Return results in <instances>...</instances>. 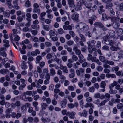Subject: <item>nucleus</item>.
Masks as SVG:
<instances>
[{
  "label": "nucleus",
  "instance_id": "nucleus-4",
  "mask_svg": "<svg viewBox=\"0 0 123 123\" xmlns=\"http://www.w3.org/2000/svg\"><path fill=\"white\" fill-rule=\"evenodd\" d=\"M79 15V14L76 13H74L72 15L71 18L74 22H78L79 21L78 18Z\"/></svg>",
  "mask_w": 123,
  "mask_h": 123
},
{
  "label": "nucleus",
  "instance_id": "nucleus-38",
  "mask_svg": "<svg viewBox=\"0 0 123 123\" xmlns=\"http://www.w3.org/2000/svg\"><path fill=\"white\" fill-rule=\"evenodd\" d=\"M108 37L107 36H105L103 37V41H104V43L106 44H108L109 42H107Z\"/></svg>",
  "mask_w": 123,
  "mask_h": 123
},
{
  "label": "nucleus",
  "instance_id": "nucleus-25",
  "mask_svg": "<svg viewBox=\"0 0 123 123\" xmlns=\"http://www.w3.org/2000/svg\"><path fill=\"white\" fill-rule=\"evenodd\" d=\"M99 59L101 61L104 63H105L106 61H107V60L105 59V57L102 56H100L99 57Z\"/></svg>",
  "mask_w": 123,
  "mask_h": 123
},
{
  "label": "nucleus",
  "instance_id": "nucleus-59",
  "mask_svg": "<svg viewBox=\"0 0 123 123\" xmlns=\"http://www.w3.org/2000/svg\"><path fill=\"white\" fill-rule=\"evenodd\" d=\"M79 35L80 37L81 38V39L82 41L83 42H85L86 41L85 38L84 36L81 34H79Z\"/></svg>",
  "mask_w": 123,
  "mask_h": 123
},
{
  "label": "nucleus",
  "instance_id": "nucleus-50",
  "mask_svg": "<svg viewBox=\"0 0 123 123\" xmlns=\"http://www.w3.org/2000/svg\"><path fill=\"white\" fill-rule=\"evenodd\" d=\"M45 44L46 47H48L51 46L52 43L50 42H45Z\"/></svg>",
  "mask_w": 123,
  "mask_h": 123
},
{
  "label": "nucleus",
  "instance_id": "nucleus-48",
  "mask_svg": "<svg viewBox=\"0 0 123 123\" xmlns=\"http://www.w3.org/2000/svg\"><path fill=\"white\" fill-rule=\"evenodd\" d=\"M29 40L28 39H26L22 42V44L23 45H25V44H29Z\"/></svg>",
  "mask_w": 123,
  "mask_h": 123
},
{
  "label": "nucleus",
  "instance_id": "nucleus-56",
  "mask_svg": "<svg viewBox=\"0 0 123 123\" xmlns=\"http://www.w3.org/2000/svg\"><path fill=\"white\" fill-rule=\"evenodd\" d=\"M102 18L104 20H106L107 19V15L105 13L102 14Z\"/></svg>",
  "mask_w": 123,
  "mask_h": 123
},
{
  "label": "nucleus",
  "instance_id": "nucleus-11",
  "mask_svg": "<svg viewBox=\"0 0 123 123\" xmlns=\"http://www.w3.org/2000/svg\"><path fill=\"white\" fill-rule=\"evenodd\" d=\"M69 6L70 7H72L74 6V0H68Z\"/></svg>",
  "mask_w": 123,
  "mask_h": 123
},
{
  "label": "nucleus",
  "instance_id": "nucleus-43",
  "mask_svg": "<svg viewBox=\"0 0 123 123\" xmlns=\"http://www.w3.org/2000/svg\"><path fill=\"white\" fill-rule=\"evenodd\" d=\"M106 86L105 82L104 81H101L100 83V87L102 88H104Z\"/></svg>",
  "mask_w": 123,
  "mask_h": 123
},
{
  "label": "nucleus",
  "instance_id": "nucleus-41",
  "mask_svg": "<svg viewBox=\"0 0 123 123\" xmlns=\"http://www.w3.org/2000/svg\"><path fill=\"white\" fill-rule=\"evenodd\" d=\"M105 63H107L109 65H113L114 64V63L113 61L110 60L108 61L107 60V61H106Z\"/></svg>",
  "mask_w": 123,
  "mask_h": 123
},
{
  "label": "nucleus",
  "instance_id": "nucleus-35",
  "mask_svg": "<svg viewBox=\"0 0 123 123\" xmlns=\"http://www.w3.org/2000/svg\"><path fill=\"white\" fill-rule=\"evenodd\" d=\"M10 12L9 10H6L5 12L3 13L4 16L9 17L10 16L9 13Z\"/></svg>",
  "mask_w": 123,
  "mask_h": 123
},
{
  "label": "nucleus",
  "instance_id": "nucleus-26",
  "mask_svg": "<svg viewBox=\"0 0 123 123\" xmlns=\"http://www.w3.org/2000/svg\"><path fill=\"white\" fill-rule=\"evenodd\" d=\"M81 6L80 4H77L75 7V9L77 11L80 10L82 9Z\"/></svg>",
  "mask_w": 123,
  "mask_h": 123
},
{
  "label": "nucleus",
  "instance_id": "nucleus-42",
  "mask_svg": "<svg viewBox=\"0 0 123 123\" xmlns=\"http://www.w3.org/2000/svg\"><path fill=\"white\" fill-rule=\"evenodd\" d=\"M101 42L100 41H98L96 43V47L97 48L100 49L101 48Z\"/></svg>",
  "mask_w": 123,
  "mask_h": 123
},
{
  "label": "nucleus",
  "instance_id": "nucleus-27",
  "mask_svg": "<svg viewBox=\"0 0 123 123\" xmlns=\"http://www.w3.org/2000/svg\"><path fill=\"white\" fill-rule=\"evenodd\" d=\"M109 36L111 37H113L115 34V33L113 30L109 31Z\"/></svg>",
  "mask_w": 123,
  "mask_h": 123
},
{
  "label": "nucleus",
  "instance_id": "nucleus-55",
  "mask_svg": "<svg viewBox=\"0 0 123 123\" xmlns=\"http://www.w3.org/2000/svg\"><path fill=\"white\" fill-rule=\"evenodd\" d=\"M88 90L90 92H93L94 91L95 89L93 86L89 88Z\"/></svg>",
  "mask_w": 123,
  "mask_h": 123
},
{
  "label": "nucleus",
  "instance_id": "nucleus-63",
  "mask_svg": "<svg viewBox=\"0 0 123 123\" xmlns=\"http://www.w3.org/2000/svg\"><path fill=\"white\" fill-rule=\"evenodd\" d=\"M31 27L32 29H38L39 27V25H35L33 24L31 26Z\"/></svg>",
  "mask_w": 123,
  "mask_h": 123
},
{
  "label": "nucleus",
  "instance_id": "nucleus-8",
  "mask_svg": "<svg viewBox=\"0 0 123 123\" xmlns=\"http://www.w3.org/2000/svg\"><path fill=\"white\" fill-rule=\"evenodd\" d=\"M112 56L114 60L116 61H118L119 59V54L117 52H114L112 55Z\"/></svg>",
  "mask_w": 123,
  "mask_h": 123
},
{
  "label": "nucleus",
  "instance_id": "nucleus-1",
  "mask_svg": "<svg viewBox=\"0 0 123 123\" xmlns=\"http://www.w3.org/2000/svg\"><path fill=\"white\" fill-rule=\"evenodd\" d=\"M110 18L112 21L113 22L112 26L114 28L117 29L119 27L120 25L118 22L119 20V18L117 17H112Z\"/></svg>",
  "mask_w": 123,
  "mask_h": 123
},
{
  "label": "nucleus",
  "instance_id": "nucleus-31",
  "mask_svg": "<svg viewBox=\"0 0 123 123\" xmlns=\"http://www.w3.org/2000/svg\"><path fill=\"white\" fill-rule=\"evenodd\" d=\"M110 90L109 91V93L110 94H115L117 92V91L116 90H113L112 88H109Z\"/></svg>",
  "mask_w": 123,
  "mask_h": 123
},
{
  "label": "nucleus",
  "instance_id": "nucleus-28",
  "mask_svg": "<svg viewBox=\"0 0 123 123\" xmlns=\"http://www.w3.org/2000/svg\"><path fill=\"white\" fill-rule=\"evenodd\" d=\"M42 25L43 28L46 31H48L49 30L50 28L49 25L43 24Z\"/></svg>",
  "mask_w": 123,
  "mask_h": 123
},
{
  "label": "nucleus",
  "instance_id": "nucleus-16",
  "mask_svg": "<svg viewBox=\"0 0 123 123\" xmlns=\"http://www.w3.org/2000/svg\"><path fill=\"white\" fill-rule=\"evenodd\" d=\"M112 46L110 48V50L112 51H117L118 50H120V48L118 47V45L117 46Z\"/></svg>",
  "mask_w": 123,
  "mask_h": 123
},
{
  "label": "nucleus",
  "instance_id": "nucleus-39",
  "mask_svg": "<svg viewBox=\"0 0 123 123\" xmlns=\"http://www.w3.org/2000/svg\"><path fill=\"white\" fill-rule=\"evenodd\" d=\"M42 58V56L40 55H38L36 57V63L37 64L39 63L40 61Z\"/></svg>",
  "mask_w": 123,
  "mask_h": 123
},
{
  "label": "nucleus",
  "instance_id": "nucleus-13",
  "mask_svg": "<svg viewBox=\"0 0 123 123\" xmlns=\"http://www.w3.org/2000/svg\"><path fill=\"white\" fill-rule=\"evenodd\" d=\"M40 53V52L39 50L37 49L34 51L31 52V54L32 56H35L37 55V54H39Z\"/></svg>",
  "mask_w": 123,
  "mask_h": 123
},
{
  "label": "nucleus",
  "instance_id": "nucleus-36",
  "mask_svg": "<svg viewBox=\"0 0 123 123\" xmlns=\"http://www.w3.org/2000/svg\"><path fill=\"white\" fill-rule=\"evenodd\" d=\"M49 34L50 36V37L54 36L55 34V33L53 30H50L49 32Z\"/></svg>",
  "mask_w": 123,
  "mask_h": 123
},
{
  "label": "nucleus",
  "instance_id": "nucleus-57",
  "mask_svg": "<svg viewBox=\"0 0 123 123\" xmlns=\"http://www.w3.org/2000/svg\"><path fill=\"white\" fill-rule=\"evenodd\" d=\"M92 101V98L91 97H89L87 98L86 99V101L87 103H90Z\"/></svg>",
  "mask_w": 123,
  "mask_h": 123
},
{
  "label": "nucleus",
  "instance_id": "nucleus-5",
  "mask_svg": "<svg viewBox=\"0 0 123 123\" xmlns=\"http://www.w3.org/2000/svg\"><path fill=\"white\" fill-rule=\"evenodd\" d=\"M76 114V113L74 111L71 112L68 111L67 112L66 115L68 116L70 118L74 119L75 118Z\"/></svg>",
  "mask_w": 123,
  "mask_h": 123
},
{
  "label": "nucleus",
  "instance_id": "nucleus-15",
  "mask_svg": "<svg viewBox=\"0 0 123 123\" xmlns=\"http://www.w3.org/2000/svg\"><path fill=\"white\" fill-rule=\"evenodd\" d=\"M95 27H98L99 28H102L103 27V25L100 22H96L94 24Z\"/></svg>",
  "mask_w": 123,
  "mask_h": 123
},
{
  "label": "nucleus",
  "instance_id": "nucleus-64",
  "mask_svg": "<svg viewBox=\"0 0 123 123\" xmlns=\"http://www.w3.org/2000/svg\"><path fill=\"white\" fill-rule=\"evenodd\" d=\"M74 42L73 41L70 40L68 41L67 42V44L69 46H70L73 44Z\"/></svg>",
  "mask_w": 123,
  "mask_h": 123
},
{
  "label": "nucleus",
  "instance_id": "nucleus-54",
  "mask_svg": "<svg viewBox=\"0 0 123 123\" xmlns=\"http://www.w3.org/2000/svg\"><path fill=\"white\" fill-rule=\"evenodd\" d=\"M28 63L29 65V69L31 71L33 68L32 64L31 63L28 61Z\"/></svg>",
  "mask_w": 123,
  "mask_h": 123
},
{
  "label": "nucleus",
  "instance_id": "nucleus-10",
  "mask_svg": "<svg viewBox=\"0 0 123 123\" xmlns=\"http://www.w3.org/2000/svg\"><path fill=\"white\" fill-rule=\"evenodd\" d=\"M9 71L7 69L3 68L0 71V73L3 75H5L6 74H8Z\"/></svg>",
  "mask_w": 123,
  "mask_h": 123
},
{
  "label": "nucleus",
  "instance_id": "nucleus-20",
  "mask_svg": "<svg viewBox=\"0 0 123 123\" xmlns=\"http://www.w3.org/2000/svg\"><path fill=\"white\" fill-rule=\"evenodd\" d=\"M41 108L42 110H44L46 109L48 106V105L45 103H42L41 104Z\"/></svg>",
  "mask_w": 123,
  "mask_h": 123
},
{
  "label": "nucleus",
  "instance_id": "nucleus-18",
  "mask_svg": "<svg viewBox=\"0 0 123 123\" xmlns=\"http://www.w3.org/2000/svg\"><path fill=\"white\" fill-rule=\"evenodd\" d=\"M25 92L22 94L20 97V99L25 101H27V99Z\"/></svg>",
  "mask_w": 123,
  "mask_h": 123
},
{
  "label": "nucleus",
  "instance_id": "nucleus-62",
  "mask_svg": "<svg viewBox=\"0 0 123 123\" xmlns=\"http://www.w3.org/2000/svg\"><path fill=\"white\" fill-rule=\"evenodd\" d=\"M109 47L105 45L103 46L102 49L103 50H109Z\"/></svg>",
  "mask_w": 123,
  "mask_h": 123
},
{
  "label": "nucleus",
  "instance_id": "nucleus-46",
  "mask_svg": "<svg viewBox=\"0 0 123 123\" xmlns=\"http://www.w3.org/2000/svg\"><path fill=\"white\" fill-rule=\"evenodd\" d=\"M96 69L98 72H101L103 70V68L101 66H98L97 67Z\"/></svg>",
  "mask_w": 123,
  "mask_h": 123
},
{
  "label": "nucleus",
  "instance_id": "nucleus-34",
  "mask_svg": "<svg viewBox=\"0 0 123 123\" xmlns=\"http://www.w3.org/2000/svg\"><path fill=\"white\" fill-rule=\"evenodd\" d=\"M26 84L25 83H22L19 87L18 89L20 90H22L26 86Z\"/></svg>",
  "mask_w": 123,
  "mask_h": 123
},
{
  "label": "nucleus",
  "instance_id": "nucleus-29",
  "mask_svg": "<svg viewBox=\"0 0 123 123\" xmlns=\"http://www.w3.org/2000/svg\"><path fill=\"white\" fill-rule=\"evenodd\" d=\"M3 42L6 43V44L4 45V46L6 47H8L9 45V41L8 40H6V39H4L3 40Z\"/></svg>",
  "mask_w": 123,
  "mask_h": 123
},
{
  "label": "nucleus",
  "instance_id": "nucleus-24",
  "mask_svg": "<svg viewBox=\"0 0 123 123\" xmlns=\"http://www.w3.org/2000/svg\"><path fill=\"white\" fill-rule=\"evenodd\" d=\"M42 121L44 123H45L46 122H49L51 121V119L49 118H44L42 117L41 119Z\"/></svg>",
  "mask_w": 123,
  "mask_h": 123
},
{
  "label": "nucleus",
  "instance_id": "nucleus-47",
  "mask_svg": "<svg viewBox=\"0 0 123 123\" xmlns=\"http://www.w3.org/2000/svg\"><path fill=\"white\" fill-rule=\"evenodd\" d=\"M67 106L70 109H72L74 107V105L73 103H68V104Z\"/></svg>",
  "mask_w": 123,
  "mask_h": 123
},
{
  "label": "nucleus",
  "instance_id": "nucleus-40",
  "mask_svg": "<svg viewBox=\"0 0 123 123\" xmlns=\"http://www.w3.org/2000/svg\"><path fill=\"white\" fill-rule=\"evenodd\" d=\"M50 73L51 75L52 76H53L56 74L55 69L53 68H51L50 69Z\"/></svg>",
  "mask_w": 123,
  "mask_h": 123
},
{
  "label": "nucleus",
  "instance_id": "nucleus-53",
  "mask_svg": "<svg viewBox=\"0 0 123 123\" xmlns=\"http://www.w3.org/2000/svg\"><path fill=\"white\" fill-rule=\"evenodd\" d=\"M109 3L107 4L106 5V7L109 9V8H111L113 6V5L112 3L111 2H109Z\"/></svg>",
  "mask_w": 123,
  "mask_h": 123
},
{
  "label": "nucleus",
  "instance_id": "nucleus-33",
  "mask_svg": "<svg viewBox=\"0 0 123 123\" xmlns=\"http://www.w3.org/2000/svg\"><path fill=\"white\" fill-rule=\"evenodd\" d=\"M82 2L83 4L85 5V6L87 8H91L92 7L91 4L89 3L86 4V2L84 1Z\"/></svg>",
  "mask_w": 123,
  "mask_h": 123
},
{
  "label": "nucleus",
  "instance_id": "nucleus-44",
  "mask_svg": "<svg viewBox=\"0 0 123 123\" xmlns=\"http://www.w3.org/2000/svg\"><path fill=\"white\" fill-rule=\"evenodd\" d=\"M25 5L26 7H29L31 6L30 3V1L28 0H27L25 3Z\"/></svg>",
  "mask_w": 123,
  "mask_h": 123
},
{
  "label": "nucleus",
  "instance_id": "nucleus-45",
  "mask_svg": "<svg viewBox=\"0 0 123 123\" xmlns=\"http://www.w3.org/2000/svg\"><path fill=\"white\" fill-rule=\"evenodd\" d=\"M82 113L83 114V116L86 118L88 114L87 112L85 110H84L83 111Z\"/></svg>",
  "mask_w": 123,
  "mask_h": 123
},
{
  "label": "nucleus",
  "instance_id": "nucleus-22",
  "mask_svg": "<svg viewBox=\"0 0 123 123\" xmlns=\"http://www.w3.org/2000/svg\"><path fill=\"white\" fill-rule=\"evenodd\" d=\"M60 104L62 108H64L65 107L66 104V102H65L63 101H61L60 102Z\"/></svg>",
  "mask_w": 123,
  "mask_h": 123
},
{
  "label": "nucleus",
  "instance_id": "nucleus-9",
  "mask_svg": "<svg viewBox=\"0 0 123 123\" xmlns=\"http://www.w3.org/2000/svg\"><path fill=\"white\" fill-rule=\"evenodd\" d=\"M96 19L95 16H93L89 18L88 19V21L91 25L93 24V21L95 20Z\"/></svg>",
  "mask_w": 123,
  "mask_h": 123
},
{
  "label": "nucleus",
  "instance_id": "nucleus-7",
  "mask_svg": "<svg viewBox=\"0 0 123 123\" xmlns=\"http://www.w3.org/2000/svg\"><path fill=\"white\" fill-rule=\"evenodd\" d=\"M119 44V43L118 41L111 40L109 42L108 44H110L112 46L114 45L117 46Z\"/></svg>",
  "mask_w": 123,
  "mask_h": 123
},
{
  "label": "nucleus",
  "instance_id": "nucleus-51",
  "mask_svg": "<svg viewBox=\"0 0 123 123\" xmlns=\"http://www.w3.org/2000/svg\"><path fill=\"white\" fill-rule=\"evenodd\" d=\"M12 31L14 34H17L18 33H20V32L19 31H18L15 29H13L12 30Z\"/></svg>",
  "mask_w": 123,
  "mask_h": 123
},
{
  "label": "nucleus",
  "instance_id": "nucleus-3",
  "mask_svg": "<svg viewBox=\"0 0 123 123\" xmlns=\"http://www.w3.org/2000/svg\"><path fill=\"white\" fill-rule=\"evenodd\" d=\"M107 102L106 100H104L100 103V100L99 99H97L94 101V103L97 105L98 107H100L105 105Z\"/></svg>",
  "mask_w": 123,
  "mask_h": 123
},
{
  "label": "nucleus",
  "instance_id": "nucleus-2",
  "mask_svg": "<svg viewBox=\"0 0 123 123\" xmlns=\"http://www.w3.org/2000/svg\"><path fill=\"white\" fill-rule=\"evenodd\" d=\"M76 27L84 32L87 31L89 29V27L88 25L83 23H79L77 25Z\"/></svg>",
  "mask_w": 123,
  "mask_h": 123
},
{
  "label": "nucleus",
  "instance_id": "nucleus-61",
  "mask_svg": "<svg viewBox=\"0 0 123 123\" xmlns=\"http://www.w3.org/2000/svg\"><path fill=\"white\" fill-rule=\"evenodd\" d=\"M100 95V94L99 93H95L94 95V98H99Z\"/></svg>",
  "mask_w": 123,
  "mask_h": 123
},
{
  "label": "nucleus",
  "instance_id": "nucleus-37",
  "mask_svg": "<svg viewBox=\"0 0 123 123\" xmlns=\"http://www.w3.org/2000/svg\"><path fill=\"white\" fill-rule=\"evenodd\" d=\"M26 16L27 18L26 19L28 21H30L31 20V15L29 13H27L26 14Z\"/></svg>",
  "mask_w": 123,
  "mask_h": 123
},
{
  "label": "nucleus",
  "instance_id": "nucleus-6",
  "mask_svg": "<svg viewBox=\"0 0 123 123\" xmlns=\"http://www.w3.org/2000/svg\"><path fill=\"white\" fill-rule=\"evenodd\" d=\"M48 72V70L47 68L44 69L43 70L42 73V72L39 74L40 78L42 79H43L45 76V73Z\"/></svg>",
  "mask_w": 123,
  "mask_h": 123
},
{
  "label": "nucleus",
  "instance_id": "nucleus-30",
  "mask_svg": "<svg viewBox=\"0 0 123 123\" xmlns=\"http://www.w3.org/2000/svg\"><path fill=\"white\" fill-rule=\"evenodd\" d=\"M117 7L118 8L119 10H123V3H121L119 4L117 6Z\"/></svg>",
  "mask_w": 123,
  "mask_h": 123
},
{
  "label": "nucleus",
  "instance_id": "nucleus-32",
  "mask_svg": "<svg viewBox=\"0 0 123 123\" xmlns=\"http://www.w3.org/2000/svg\"><path fill=\"white\" fill-rule=\"evenodd\" d=\"M117 84V81H114L112 83L110 84L109 86V88H113V87L116 85Z\"/></svg>",
  "mask_w": 123,
  "mask_h": 123
},
{
  "label": "nucleus",
  "instance_id": "nucleus-23",
  "mask_svg": "<svg viewBox=\"0 0 123 123\" xmlns=\"http://www.w3.org/2000/svg\"><path fill=\"white\" fill-rule=\"evenodd\" d=\"M103 7L102 5H101L99 7V9H98V11L99 14H101L102 12H104V10L103 9Z\"/></svg>",
  "mask_w": 123,
  "mask_h": 123
},
{
  "label": "nucleus",
  "instance_id": "nucleus-58",
  "mask_svg": "<svg viewBox=\"0 0 123 123\" xmlns=\"http://www.w3.org/2000/svg\"><path fill=\"white\" fill-rule=\"evenodd\" d=\"M87 44H88V48L89 49H91L92 47V46L91 43L90 41H88L87 42Z\"/></svg>",
  "mask_w": 123,
  "mask_h": 123
},
{
  "label": "nucleus",
  "instance_id": "nucleus-21",
  "mask_svg": "<svg viewBox=\"0 0 123 123\" xmlns=\"http://www.w3.org/2000/svg\"><path fill=\"white\" fill-rule=\"evenodd\" d=\"M108 10L109 12L110 15L111 16H113L115 15V12L112 8H109Z\"/></svg>",
  "mask_w": 123,
  "mask_h": 123
},
{
  "label": "nucleus",
  "instance_id": "nucleus-12",
  "mask_svg": "<svg viewBox=\"0 0 123 123\" xmlns=\"http://www.w3.org/2000/svg\"><path fill=\"white\" fill-rule=\"evenodd\" d=\"M94 105L92 103H87L84 105V107L86 108L90 107L91 108H94Z\"/></svg>",
  "mask_w": 123,
  "mask_h": 123
},
{
  "label": "nucleus",
  "instance_id": "nucleus-19",
  "mask_svg": "<svg viewBox=\"0 0 123 123\" xmlns=\"http://www.w3.org/2000/svg\"><path fill=\"white\" fill-rule=\"evenodd\" d=\"M26 62L25 61L22 62L21 66L22 69H25L27 68V66L26 65Z\"/></svg>",
  "mask_w": 123,
  "mask_h": 123
},
{
  "label": "nucleus",
  "instance_id": "nucleus-17",
  "mask_svg": "<svg viewBox=\"0 0 123 123\" xmlns=\"http://www.w3.org/2000/svg\"><path fill=\"white\" fill-rule=\"evenodd\" d=\"M21 103L19 101H17L16 102L15 104L12 103V107L15 108L16 106L19 107Z\"/></svg>",
  "mask_w": 123,
  "mask_h": 123
},
{
  "label": "nucleus",
  "instance_id": "nucleus-49",
  "mask_svg": "<svg viewBox=\"0 0 123 123\" xmlns=\"http://www.w3.org/2000/svg\"><path fill=\"white\" fill-rule=\"evenodd\" d=\"M123 107V104L122 103H119L117 106V107L118 109H122Z\"/></svg>",
  "mask_w": 123,
  "mask_h": 123
},
{
  "label": "nucleus",
  "instance_id": "nucleus-14",
  "mask_svg": "<svg viewBox=\"0 0 123 123\" xmlns=\"http://www.w3.org/2000/svg\"><path fill=\"white\" fill-rule=\"evenodd\" d=\"M116 31L118 35H120L123 34V29L121 28L117 29Z\"/></svg>",
  "mask_w": 123,
  "mask_h": 123
},
{
  "label": "nucleus",
  "instance_id": "nucleus-60",
  "mask_svg": "<svg viewBox=\"0 0 123 123\" xmlns=\"http://www.w3.org/2000/svg\"><path fill=\"white\" fill-rule=\"evenodd\" d=\"M105 98H107V101H109V98L110 97V95L109 93H105Z\"/></svg>",
  "mask_w": 123,
  "mask_h": 123
},
{
  "label": "nucleus",
  "instance_id": "nucleus-52",
  "mask_svg": "<svg viewBox=\"0 0 123 123\" xmlns=\"http://www.w3.org/2000/svg\"><path fill=\"white\" fill-rule=\"evenodd\" d=\"M21 110L22 112H25L26 110L27 109L25 106L24 105H23L21 107Z\"/></svg>",
  "mask_w": 123,
  "mask_h": 123
}]
</instances>
